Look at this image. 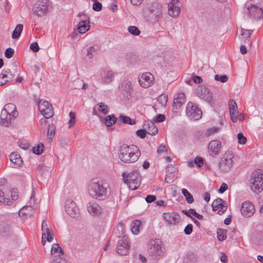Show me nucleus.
<instances>
[{
  "instance_id": "f257e3e1",
  "label": "nucleus",
  "mask_w": 263,
  "mask_h": 263,
  "mask_svg": "<svg viewBox=\"0 0 263 263\" xmlns=\"http://www.w3.org/2000/svg\"><path fill=\"white\" fill-rule=\"evenodd\" d=\"M141 155L137 146L123 144L119 149V157L124 163H132L137 161Z\"/></svg>"
},
{
  "instance_id": "f03ea898",
  "label": "nucleus",
  "mask_w": 263,
  "mask_h": 263,
  "mask_svg": "<svg viewBox=\"0 0 263 263\" xmlns=\"http://www.w3.org/2000/svg\"><path fill=\"white\" fill-rule=\"evenodd\" d=\"M107 187V183L102 180L93 179L88 185L89 194L93 198L103 200L108 197Z\"/></svg>"
},
{
  "instance_id": "7ed1b4c3",
  "label": "nucleus",
  "mask_w": 263,
  "mask_h": 263,
  "mask_svg": "<svg viewBox=\"0 0 263 263\" xmlns=\"http://www.w3.org/2000/svg\"><path fill=\"white\" fill-rule=\"evenodd\" d=\"M251 190L256 193L263 190V171L261 170H255L250 179Z\"/></svg>"
},
{
  "instance_id": "20e7f679",
  "label": "nucleus",
  "mask_w": 263,
  "mask_h": 263,
  "mask_svg": "<svg viewBox=\"0 0 263 263\" xmlns=\"http://www.w3.org/2000/svg\"><path fill=\"white\" fill-rule=\"evenodd\" d=\"M122 176L123 182L132 190L137 189L141 184V177L138 171H133L128 174L123 173Z\"/></svg>"
},
{
  "instance_id": "39448f33",
  "label": "nucleus",
  "mask_w": 263,
  "mask_h": 263,
  "mask_svg": "<svg viewBox=\"0 0 263 263\" xmlns=\"http://www.w3.org/2000/svg\"><path fill=\"white\" fill-rule=\"evenodd\" d=\"M164 250L161 241L158 239H152L148 245V254L154 259H159L163 255Z\"/></svg>"
},
{
  "instance_id": "423d86ee",
  "label": "nucleus",
  "mask_w": 263,
  "mask_h": 263,
  "mask_svg": "<svg viewBox=\"0 0 263 263\" xmlns=\"http://www.w3.org/2000/svg\"><path fill=\"white\" fill-rule=\"evenodd\" d=\"M162 5L159 3L155 2L152 3L151 6L147 7V16L154 21H157L162 17Z\"/></svg>"
},
{
  "instance_id": "0eeeda50",
  "label": "nucleus",
  "mask_w": 263,
  "mask_h": 263,
  "mask_svg": "<svg viewBox=\"0 0 263 263\" xmlns=\"http://www.w3.org/2000/svg\"><path fill=\"white\" fill-rule=\"evenodd\" d=\"M234 156L230 152H226L220 159L219 168L221 172L227 173L233 166V158Z\"/></svg>"
},
{
  "instance_id": "6e6552de",
  "label": "nucleus",
  "mask_w": 263,
  "mask_h": 263,
  "mask_svg": "<svg viewBox=\"0 0 263 263\" xmlns=\"http://www.w3.org/2000/svg\"><path fill=\"white\" fill-rule=\"evenodd\" d=\"M186 114L191 120L196 121L201 118L202 111L195 104L189 102L186 106Z\"/></svg>"
},
{
  "instance_id": "1a4fd4ad",
  "label": "nucleus",
  "mask_w": 263,
  "mask_h": 263,
  "mask_svg": "<svg viewBox=\"0 0 263 263\" xmlns=\"http://www.w3.org/2000/svg\"><path fill=\"white\" fill-rule=\"evenodd\" d=\"M49 5L48 0H39L33 7V12L39 16H43L46 14Z\"/></svg>"
},
{
  "instance_id": "9d476101",
  "label": "nucleus",
  "mask_w": 263,
  "mask_h": 263,
  "mask_svg": "<svg viewBox=\"0 0 263 263\" xmlns=\"http://www.w3.org/2000/svg\"><path fill=\"white\" fill-rule=\"evenodd\" d=\"M245 7L247 8V13L249 17L254 20H258L263 18V9L259 8L256 5L251 6L246 4Z\"/></svg>"
},
{
  "instance_id": "9b49d317",
  "label": "nucleus",
  "mask_w": 263,
  "mask_h": 263,
  "mask_svg": "<svg viewBox=\"0 0 263 263\" xmlns=\"http://www.w3.org/2000/svg\"><path fill=\"white\" fill-rule=\"evenodd\" d=\"M7 180L2 179L0 180V202L5 205H10L11 201L10 199V192L7 193L6 191L8 187L5 186Z\"/></svg>"
},
{
  "instance_id": "f8f14e48",
  "label": "nucleus",
  "mask_w": 263,
  "mask_h": 263,
  "mask_svg": "<svg viewBox=\"0 0 263 263\" xmlns=\"http://www.w3.org/2000/svg\"><path fill=\"white\" fill-rule=\"evenodd\" d=\"M154 77L150 72H145L139 77V84L143 88L151 87L154 83Z\"/></svg>"
},
{
  "instance_id": "ddd939ff",
  "label": "nucleus",
  "mask_w": 263,
  "mask_h": 263,
  "mask_svg": "<svg viewBox=\"0 0 263 263\" xmlns=\"http://www.w3.org/2000/svg\"><path fill=\"white\" fill-rule=\"evenodd\" d=\"M129 249L128 238L127 236L124 235L121 239L119 240L116 251L119 254L125 255L127 253Z\"/></svg>"
},
{
  "instance_id": "4468645a",
  "label": "nucleus",
  "mask_w": 263,
  "mask_h": 263,
  "mask_svg": "<svg viewBox=\"0 0 263 263\" xmlns=\"http://www.w3.org/2000/svg\"><path fill=\"white\" fill-rule=\"evenodd\" d=\"M212 206L213 210L214 211H218V214L219 215H222L228 209L227 202L220 198L214 200Z\"/></svg>"
},
{
  "instance_id": "2eb2a0df",
  "label": "nucleus",
  "mask_w": 263,
  "mask_h": 263,
  "mask_svg": "<svg viewBox=\"0 0 263 263\" xmlns=\"http://www.w3.org/2000/svg\"><path fill=\"white\" fill-rule=\"evenodd\" d=\"M65 208L66 212L72 217H75L79 215V209L76 203L71 199L66 201Z\"/></svg>"
},
{
  "instance_id": "dca6fc26",
  "label": "nucleus",
  "mask_w": 263,
  "mask_h": 263,
  "mask_svg": "<svg viewBox=\"0 0 263 263\" xmlns=\"http://www.w3.org/2000/svg\"><path fill=\"white\" fill-rule=\"evenodd\" d=\"M240 212L243 216L250 217L255 212L254 205L250 201H245L241 205Z\"/></svg>"
},
{
  "instance_id": "f3484780",
  "label": "nucleus",
  "mask_w": 263,
  "mask_h": 263,
  "mask_svg": "<svg viewBox=\"0 0 263 263\" xmlns=\"http://www.w3.org/2000/svg\"><path fill=\"white\" fill-rule=\"evenodd\" d=\"M168 12L172 17H176L179 14L180 9L178 0H172L168 5Z\"/></svg>"
},
{
  "instance_id": "a211bd4d",
  "label": "nucleus",
  "mask_w": 263,
  "mask_h": 263,
  "mask_svg": "<svg viewBox=\"0 0 263 263\" xmlns=\"http://www.w3.org/2000/svg\"><path fill=\"white\" fill-rule=\"evenodd\" d=\"M197 94L201 99H204L208 102L212 101V92L205 87H199L197 89Z\"/></svg>"
},
{
  "instance_id": "6ab92c4d",
  "label": "nucleus",
  "mask_w": 263,
  "mask_h": 263,
  "mask_svg": "<svg viewBox=\"0 0 263 263\" xmlns=\"http://www.w3.org/2000/svg\"><path fill=\"white\" fill-rule=\"evenodd\" d=\"M120 89L123 92H125L126 95V98L129 100L132 98V94L133 92V88L132 86V82L128 80L124 81L119 86Z\"/></svg>"
},
{
  "instance_id": "aec40b11",
  "label": "nucleus",
  "mask_w": 263,
  "mask_h": 263,
  "mask_svg": "<svg viewBox=\"0 0 263 263\" xmlns=\"http://www.w3.org/2000/svg\"><path fill=\"white\" fill-rule=\"evenodd\" d=\"M163 217L169 224L176 225L180 221V216L176 212L164 213Z\"/></svg>"
},
{
  "instance_id": "412c9836",
  "label": "nucleus",
  "mask_w": 263,
  "mask_h": 263,
  "mask_svg": "<svg viewBox=\"0 0 263 263\" xmlns=\"http://www.w3.org/2000/svg\"><path fill=\"white\" fill-rule=\"evenodd\" d=\"M18 112H15L13 114H9L3 116L2 112L1 114V125L5 127L9 126L11 124L15 118L17 117Z\"/></svg>"
},
{
  "instance_id": "4be33fe9",
  "label": "nucleus",
  "mask_w": 263,
  "mask_h": 263,
  "mask_svg": "<svg viewBox=\"0 0 263 263\" xmlns=\"http://www.w3.org/2000/svg\"><path fill=\"white\" fill-rule=\"evenodd\" d=\"M87 211L93 216H97L101 213V208L95 201H90L87 205Z\"/></svg>"
},
{
  "instance_id": "5701e85b",
  "label": "nucleus",
  "mask_w": 263,
  "mask_h": 263,
  "mask_svg": "<svg viewBox=\"0 0 263 263\" xmlns=\"http://www.w3.org/2000/svg\"><path fill=\"white\" fill-rule=\"evenodd\" d=\"M208 148L210 152L218 156L221 148V142L218 140H212L209 143Z\"/></svg>"
},
{
  "instance_id": "b1692460",
  "label": "nucleus",
  "mask_w": 263,
  "mask_h": 263,
  "mask_svg": "<svg viewBox=\"0 0 263 263\" xmlns=\"http://www.w3.org/2000/svg\"><path fill=\"white\" fill-rule=\"evenodd\" d=\"M89 23L90 22L89 18H88L87 20H81L80 21L77 27L78 32L82 34L88 31L90 27Z\"/></svg>"
},
{
  "instance_id": "393cba45",
  "label": "nucleus",
  "mask_w": 263,
  "mask_h": 263,
  "mask_svg": "<svg viewBox=\"0 0 263 263\" xmlns=\"http://www.w3.org/2000/svg\"><path fill=\"white\" fill-rule=\"evenodd\" d=\"M185 95L183 93H179L173 101V106L174 108L177 109L179 108L185 102Z\"/></svg>"
},
{
  "instance_id": "a878e982",
  "label": "nucleus",
  "mask_w": 263,
  "mask_h": 263,
  "mask_svg": "<svg viewBox=\"0 0 263 263\" xmlns=\"http://www.w3.org/2000/svg\"><path fill=\"white\" fill-rule=\"evenodd\" d=\"M143 126L149 135H155L158 133V128L155 125L154 122L147 121L144 122Z\"/></svg>"
},
{
  "instance_id": "bb28decb",
  "label": "nucleus",
  "mask_w": 263,
  "mask_h": 263,
  "mask_svg": "<svg viewBox=\"0 0 263 263\" xmlns=\"http://www.w3.org/2000/svg\"><path fill=\"white\" fill-rule=\"evenodd\" d=\"M2 112L3 116L13 114L15 112H18L15 106L12 103H8L5 105Z\"/></svg>"
},
{
  "instance_id": "cd10ccee",
  "label": "nucleus",
  "mask_w": 263,
  "mask_h": 263,
  "mask_svg": "<svg viewBox=\"0 0 263 263\" xmlns=\"http://www.w3.org/2000/svg\"><path fill=\"white\" fill-rule=\"evenodd\" d=\"M10 160L14 164L20 166L23 164L22 159L17 153H12L9 156Z\"/></svg>"
},
{
  "instance_id": "c85d7f7f",
  "label": "nucleus",
  "mask_w": 263,
  "mask_h": 263,
  "mask_svg": "<svg viewBox=\"0 0 263 263\" xmlns=\"http://www.w3.org/2000/svg\"><path fill=\"white\" fill-rule=\"evenodd\" d=\"M23 25L22 24H20L17 25L12 33V38L13 39L19 38L23 31Z\"/></svg>"
},
{
  "instance_id": "c756f323",
  "label": "nucleus",
  "mask_w": 263,
  "mask_h": 263,
  "mask_svg": "<svg viewBox=\"0 0 263 263\" xmlns=\"http://www.w3.org/2000/svg\"><path fill=\"white\" fill-rule=\"evenodd\" d=\"M104 123L107 127H110L117 122V118L114 115L107 116L104 119Z\"/></svg>"
},
{
  "instance_id": "7c9ffc66",
  "label": "nucleus",
  "mask_w": 263,
  "mask_h": 263,
  "mask_svg": "<svg viewBox=\"0 0 263 263\" xmlns=\"http://www.w3.org/2000/svg\"><path fill=\"white\" fill-rule=\"evenodd\" d=\"M119 119L122 121V123L124 124L133 125L135 124L136 123L135 120L132 119L130 117L123 115H121L120 116Z\"/></svg>"
},
{
  "instance_id": "2f4dec72",
  "label": "nucleus",
  "mask_w": 263,
  "mask_h": 263,
  "mask_svg": "<svg viewBox=\"0 0 263 263\" xmlns=\"http://www.w3.org/2000/svg\"><path fill=\"white\" fill-rule=\"evenodd\" d=\"M181 191L186 202L189 204L192 203L194 201L193 195L186 189H182Z\"/></svg>"
},
{
  "instance_id": "473e14b6",
  "label": "nucleus",
  "mask_w": 263,
  "mask_h": 263,
  "mask_svg": "<svg viewBox=\"0 0 263 263\" xmlns=\"http://www.w3.org/2000/svg\"><path fill=\"white\" fill-rule=\"evenodd\" d=\"M141 225V221L139 220H135L131 224V230L133 234H137L139 232V227Z\"/></svg>"
},
{
  "instance_id": "72a5a7b5",
  "label": "nucleus",
  "mask_w": 263,
  "mask_h": 263,
  "mask_svg": "<svg viewBox=\"0 0 263 263\" xmlns=\"http://www.w3.org/2000/svg\"><path fill=\"white\" fill-rule=\"evenodd\" d=\"M42 115L46 119H49L54 115V111L52 108V106L50 104L48 107L45 109L44 112H43Z\"/></svg>"
},
{
  "instance_id": "f704fd0d",
  "label": "nucleus",
  "mask_w": 263,
  "mask_h": 263,
  "mask_svg": "<svg viewBox=\"0 0 263 263\" xmlns=\"http://www.w3.org/2000/svg\"><path fill=\"white\" fill-rule=\"evenodd\" d=\"M10 228L8 225L1 226L0 228V235L2 237H6L10 234Z\"/></svg>"
},
{
  "instance_id": "c9c22d12",
  "label": "nucleus",
  "mask_w": 263,
  "mask_h": 263,
  "mask_svg": "<svg viewBox=\"0 0 263 263\" xmlns=\"http://www.w3.org/2000/svg\"><path fill=\"white\" fill-rule=\"evenodd\" d=\"M50 104H51L49 103L47 101H42V100H41L40 101H39L38 103V107L41 114L44 112L45 109L48 107Z\"/></svg>"
},
{
  "instance_id": "e433bc0d",
  "label": "nucleus",
  "mask_w": 263,
  "mask_h": 263,
  "mask_svg": "<svg viewBox=\"0 0 263 263\" xmlns=\"http://www.w3.org/2000/svg\"><path fill=\"white\" fill-rule=\"evenodd\" d=\"M99 106L98 110L103 115H106L109 112L108 106L103 102L99 103L97 104Z\"/></svg>"
},
{
  "instance_id": "4c0bfd02",
  "label": "nucleus",
  "mask_w": 263,
  "mask_h": 263,
  "mask_svg": "<svg viewBox=\"0 0 263 263\" xmlns=\"http://www.w3.org/2000/svg\"><path fill=\"white\" fill-rule=\"evenodd\" d=\"M217 238L220 241H223L227 238V230L219 229L217 230Z\"/></svg>"
},
{
  "instance_id": "58836bf2",
  "label": "nucleus",
  "mask_w": 263,
  "mask_h": 263,
  "mask_svg": "<svg viewBox=\"0 0 263 263\" xmlns=\"http://www.w3.org/2000/svg\"><path fill=\"white\" fill-rule=\"evenodd\" d=\"M44 151V145L42 143L39 144L37 146L32 148L33 153L36 155H41Z\"/></svg>"
},
{
  "instance_id": "ea45409f",
  "label": "nucleus",
  "mask_w": 263,
  "mask_h": 263,
  "mask_svg": "<svg viewBox=\"0 0 263 263\" xmlns=\"http://www.w3.org/2000/svg\"><path fill=\"white\" fill-rule=\"evenodd\" d=\"M195 137L196 139L199 141H202L204 140V138L206 137L205 134V132L203 130H198L195 133Z\"/></svg>"
},
{
  "instance_id": "a19ab883",
  "label": "nucleus",
  "mask_w": 263,
  "mask_h": 263,
  "mask_svg": "<svg viewBox=\"0 0 263 263\" xmlns=\"http://www.w3.org/2000/svg\"><path fill=\"white\" fill-rule=\"evenodd\" d=\"M41 229L42 231L43 237H44V236L46 235L45 232L52 230V229L49 228V227H48V225L46 220H43Z\"/></svg>"
},
{
  "instance_id": "79ce46f5",
  "label": "nucleus",
  "mask_w": 263,
  "mask_h": 263,
  "mask_svg": "<svg viewBox=\"0 0 263 263\" xmlns=\"http://www.w3.org/2000/svg\"><path fill=\"white\" fill-rule=\"evenodd\" d=\"M157 101L162 106H165L167 101V96L165 94H162L158 97Z\"/></svg>"
},
{
  "instance_id": "37998d69",
  "label": "nucleus",
  "mask_w": 263,
  "mask_h": 263,
  "mask_svg": "<svg viewBox=\"0 0 263 263\" xmlns=\"http://www.w3.org/2000/svg\"><path fill=\"white\" fill-rule=\"evenodd\" d=\"M128 32L134 35H138L140 34V31L138 28L135 26H130L128 28Z\"/></svg>"
},
{
  "instance_id": "c03bdc74",
  "label": "nucleus",
  "mask_w": 263,
  "mask_h": 263,
  "mask_svg": "<svg viewBox=\"0 0 263 263\" xmlns=\"http://www.w3.org/2000/svg\"><path fill=\"white\" fill-rule=\"evenodd\" d=\"M230 116L231 120L233 122H236L238 120V116L239 115V112L237 109L232 110L230 112Z\"/></svg>"
},
{
  "instance_id": "a18cd8bd",
  "label": "nucleus",
  "mask_w": 263,
  "mask_h": 263,
  "mask_svg": "<svg viewBox=\"0 0 263 263\" xmlns=\"http://www.w3.org/2000/svg\"><path fill=\"white\" fill-rule=\"evenodd\" d=\"M55 135V130L54 126L52 125H49L48 127V133H47V136L48 138L52 140L53 137Z\"/></svg>"
},
{
  "instance_id": "49530a36",
  "label": "nucleus",
  "mask_w": 263,
  "mask_h": 263,
  "mask_svg": "<svg viewBox=\"0 0 263 263\" xmlns=\"http://www.w3.org/2000/svg\"><path fill=\"white\" fill-rule=\"evenodd\" d=\"M69 116L70 119L68 122V125H69V127L71 128L75 124L76 115H75L74 112H73L72 111H70L69 112Z\"/></svg>"
},
{
  "instance_id": "de8ad7c7",
  "label": "nucleus",
  "mask_w": 263,
  "mask_h": 263,
  "mask_svg": "<svg viewBox=\"0 0 263 263\" xmlns=\"http://www.w3.org/2000/svg\"><path fill=\"white\" fill-rule=\"evenodd\" d=\"M214 79L217 81H220L221 83H225L228 80V77L227 75H219L216 74L214 77Z\"/></svg>"
},
{
  "instance_id": "09e8293b",
  "label": "nucleus",
  "mask_w": 263,
  "mask_h": 263,
  "mask_svg": "<svg viewBox=\"0 0 263 263\" xmlns=\"http://www.w3.org/2000/svg\"><path fill=\"white\" fill-rule=\"evenodd\" d=\"M7 191V193L8 192H10V201L11 200H16L17 198V195L16 192L13 189H10L8 188L6 190Z\"/></svg>"
},
{
  "instance_id": "8fccbe9b",
  "label": "nucleus",
  "mask_w": 263,
  "mask_h": 263,
  "mask_svg": "<svg viewBox=\"0 0 263 263\" xmlns=\"http://www.w3.org/2000/svg\"><path fill=\"white\" fill-rule=\"evenodd\" d=\"M10 76L11 77L8 76L6 74V72H3V70L2 72L0 74V78H1L2 79L6 78L7 79H6L5 80H8V82H9L12 81L15 77V75L14 74H10Z\"/></svg>"
},
{
  "instance_id": "3c124183",
  "label": "nucleus",
  "mask_w": 263,
  "mask_h": 263,
  "mask_svg": "<svg viewBox=\"0 0 263 263\" xmlns=\"http://www.w3.org/2000/svg\"><path fill=\"white\" fill-rule=\"evenodd\" d=\"M166 119L165 116L163 114H159L157 115L153 119L154 122L160 123L164 122Z\"/></svg>"
},
{
  "instance_id": "603ef678",
  "label": "nucleus",
  "mask_w": 263,
  "mask_h": 263,
  "mask_svg": "<svg viewBox=\"0 0 263 263\" xmlns=\"http://www.w3.org/2000/svg\"><path fill=\"white\" fill-rule=\"evenodd\" d=\"M237 139L238 143L240 144H244L247 142V138L244 136L242 133H239L237 134Z\"/></svg>"
},
{
  "instance_id": "864d4df0",
  "label": "nucleus",
  "mask_w": 263,
  "mask_h": 263,
  "mask_svg": "<svg viewBox=\"0 0 263 263\" xmlns=\"http://www.w3.org/2000/svg\"><path fill=\"white\" fill-rule=\"evenodd\" d=\"M14 53V50L12 48L9 47L6 49L5 52V56L6 57V58L10 59L13 56Z\"/></svg>"
},
{
  "instance_id": "5fc2aeb1",
  "label": "nucleus",
  "mask_w": 263,
  "mask_h": 263,
  "mask_svg": "<svg viewBox=\"0 0 263 263\" xmlns=\"http://www.w3.org/2000/svg\"><path fill=\"white\" fill-rule=\"evenodd\" d=\"M146 134H147V132L145 128L144 129H138L136 132L137 136L141 138H144L146 137Z\"/></svg>"
},
{
  "instance_id": "6e6d98bb",
  "label": "nucleus",
  "mask_w": 263,
  "mask_h": 263,
  "mask_svg": "<svg viewBox=\"0 0 263 263\" xmlns=\"http://www.w3.org/2000/svg\"><path fill=\"white\" fill-rule=\"evenodd\" d=\"M204 160L201 157H196L194 159V163L198 167H201L203 165Z\"/></svg>"
},
{
  "instance_id": "4d7b16f0",
  "label": "nucleus",
  "mask_w": 263,
  "mask_h": 263,
  "mask_svg": "<svg viewBox=\"0 0 263 263\" xmlns=\"http://www.w3.org/2000/svg\"><path fill=\"white\" fill-rule=\"evenodd\" d=\"M45 237L44 238H46V240L48 242H51L53 239L54 234L53 233L52 230H51L48 232H46Z\"/></svg>"
},
{
  "instance_id": "13d9d810",
  "label": "nucleus",
  "mask_w": 263,
  "mask_h": 263,
  "mask_svg": "<svg viewBox=\"0 0 263 263\" xmlns=\"http://www.w3.org/2000/svg\"><path fill=\"white\" fill-rule=\"evenodd\" d=\"M113 77L114 76L112 74V73L110 71H109L105 75L104 78V81L105 83H108L112 81Z\"/></svg>"
},
{
  "instance_id": "bf43d9fd",
  "label": "nucleus",
  "mask_w": 263,
  "mask_h": 263,
  "mask_svg": "<svg viewBox=\"0 0 263 263\" xmlns=\"http://www.w3.org/2000/svg\"><path fill=\"white\" fill-rule=\"evenodd\" d=\"M229 105L230 112L238 109L237 104L233 100H230Z\"/></svg>"
},
{
  "instance_id": "052dcab7",
  "label": "nucleus",
  "mask_w": 263,
  "mask_h": 263,
  "mask_svg": "<svg viewBox=\"0 0 263 263\" xmlns=\"http://www.w3.org/2000/svg\"><path fill=\"white\" fill-rule=\"evenodd\" d=\"M102 4L99 2H96L92 5V9L96 11H100L102 10Z\"/></svg>"
},
{
  "instance_id": "680f3d73",
  "label": "nucleus",
  "mask_w": 263,
  "mask_h": 263,
  "mask_svg": "<svg viewBox=\"0 0 263 263\" xmlns=\"http://www.w3.org/2000/svg\"><path fill=\"white\" fill-rule=\"evenodd\" d=\"M193 232V225L192 224H188L184 229V233L185 234L189 235H190Z\"/></svg>"
},
{
  "instance_id": "e2e57ef3",
  "label": "nucleus",
  "mask_w": 263,
  "mask_h": 263,
  "mask_svg": "<svg viewBox=\"0 0 263 263\" xmlns=\"http://www.w3.org/2000/svg\"><path fill=\"white\" fill-rule=\"evenodd\" d=\"M218 130V127H212L208 128L206 131L205 132V134L206 135V137H209L211 136V135L214 134V133H216Z\"/></svg>"
},
{
  "instance_id": "0e129e2a",
  "label": "nucleus",
  "mask_w": 263,
  "mask_h": 263,
  "mask_svg": "<svg viewBox=\"0 0 263 263\" xmlns=\"http://www.w3.org/2000/svg\"><path fill=\"white\" fill-rule=\"evenodd\" d=\"M253 32V31L252 30L242 29L241 35L244 36L245 37H249Z\"/></svg>"
},
{
  "instance_id": "69168bd1",
  "label": "nucleus",
  "mask_w": 263,
  "mask_h": 263,
  "mask_svg": "<svg viewBox=\"0 0 263 263\" xmlns=\"http://www.w3.org/2000/svg\"><path fill=\"white\" fill-rule=\"evenodd\" d=\"M30 48L34 52H37L40 49L39 45L37 42H33L31 43L30 46Z\"/></svg>"
},
{
  "instance_id": "338daca9",
  "label": "nucleus",
  "mask_w": 263,
  "mask_h": 263,
  "mask_svg": "<svg viewBox=\"0 0 263 263\" xmlns=\"http://www.w3.org/2000/svg\"><path fill=\"white\" fill-rule=\"evenodd\" d=\"M60 246L58 243H54L51 249V254H53L59 251Z\"/></svg>"
},
{
  "instance_id": "774afa93",
  "label": "nucleus",
  "mask_w": 263,
  "mask_h": 263,
  "mask_svg": "<svg viewBox=\"0 0 263 263\" xmlns=\"http://www.w3.org/2000/svg\"><path fill=\"white\" fill-rule=\"evenodd\" d=\"M227 189H228L227 184L225 183H222L221 184L218 191L219 193L222 194V193H224Z\"/></svg>"
}]
</instances>
